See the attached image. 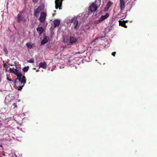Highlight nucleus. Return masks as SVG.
<instances>
[{"label":"nucleus","instance_id":"4","mask_svg":"<svg viewBox=\"0 0 157 157\" xmlns=\"http://www.w3.org/2000/svg\"><path fill=\"white\" fill-rule=\"evenodd\" d=\"M47 16L46 13L44 12H41L40 13V16L39 19V20L41 23H43L44 22Z\"/></svg>","mask_w":157,"mask_h":157},{"label":"nucleus","instance_id":"30","mask_svg":"<svg viewBox=\"0 0 157 157\" xmlns=\"http://www.w3.org/2000/svg\"><path fill=\"white\" fill-rule=\"evenodd\" d=\"M125 21V23H126V22H128L127 21Z\"/></svg>","mask_w":157,"mask_h":157},{"label":"nucleus","instance_id":"22","mask_svg":"<svg viewBox=\"0 0 157 157\" xmlns=\"http://www.w3.org/2000/svg\"><path fill=\"white\" fill-rule=\"evenodd\" d=\"M4 50L5 53L7 54L8 53V51L7 49L6 48H4Z\"/></svg>","mask_w":157,"mask_h":157},{"label":"nucleus","instance_id":"25","mask_svg":"<svg viewBox=\"0 0 157 157\" xmlns=\"http://www.w3.org/2000/svg\"><path fill=\"white\" fill-rule=\"evenodd\" d=\"M13 105L14 106V108L16 107H17V104L16 103H13Z\"/></svg>","mask_w":157,"mask_h":157},{"label":"nucleus","instance_id":"9","mask_svg":"<svg viewBox=\"0 0 157 157\" xmlns=\"http://www.w3.org/2000/svg\"><path fill=\"white\" fill-rule=\"evenodd\" d=\"M113 2H112L110 1H109L105 7L104 10V11L105 12L108 10L109 8L113 5Z\"/></svg>","mask_w":157,"mask_h":157},{"label":"nucleus","instance_id":"7","mask_svg":"<svg viewBox=\"0 0 157 157\" xmlns=\"http://www.w3.org/2000/svg\"><path fill=\"white\" fill-rule=\"evenodd\" d=\"M120 6L121 11H123L125 7V2L124 0H120Z\"/></svg>","mask_w":157,"mask_h":157},{"label":"nucleus","instance_id":"21","mask_svg":"<svg viewBox=\"0 0 157 157\" xmlns=\"http://www.w3.org/2000/svg\"><path fill=\"white\" fill-rule=\"evenodd\" d=\"M27 62L30 63H33L34 62V61L33 59H30V60H28Z\"/></svg>","mask_w":157,"mask_h":157},{"label":"nucleus","instance_id":"15","mask_svg":"<svg viewBox=\"0 0 157 157\" xmlns=\"http://www.w3.org/2000/svg\"><path fill=\"white\" fill-rule=\"evenodd\" d=\"M40 67H42L44 69H45L47 66V64L45 62H41L39 64Z\"/></svg>","mask_w":157,"mask_h":157},{"label":"nucleus","instance_id":"6","mask_svg":"<svg viewBox=\"0 0 157 157\" xmlns=\"http://www.w3.org/2000/svg\"><path fill=\"white\" fill-rule=\"evenodd\" d=\"M22 13V12H20L17 15V22H19L21 21L25 22L26 20V19L24 17L21 16Z\"/></svg>","mask_w":157,"mask_h":157},{"label":"nucleus","instance_id":"28","mask_svg":"<svg viewBox=\"0 0 157 157\" xmlns=\"http://www.w3.org/2000/svg\"><path fill=\"white\" fill-rule=\"evenodd\" d=\"M39 71V70H36V72H38V71Z\"/></svg>","mask_w":157,"mask_h":157},{"label":"nucleus","instance_id":"12","mask_svg":"<svg viewBox=\"0 0 157 157\" xmlns=\"http://www.w3.org/2000/svg\"><path fill=\"white\" fill-rule=\"evenodd\" d=\"M49 40V37L47 36L44 37L43 40L41 42V44H44L46 43Z\"/></svg>","mask_w":157,"mask_h":157},{"label":"nucleus","instance_id":"10","mask_svg":"<svg viewBox=\"0 0 157 157\" xmlns=\"http://www.w3.org/2000/svg\"><path fill=\"white\" fill-rule=\"evenodd\" d=\"M26 46L29 49H31L35 47V45L31 42L28 43L26 44Z\"/></svg>","mask_w":157,"mask_h":157},{"label":"nucleus","instance_id":"18","mask_svg":"<svg viewBox=\"0 0 157 157\" xmlns=\"http://www.w3.org/2000/svg\"><path fill=\"white\" fill-rule=\"evenodd\" d=\"M29 67L27 66V67H25L23 69V71L24 72H27L29 70Z\"/></svg>","mask_w":157,"mask_h":157},{"label":"nucleus","instance_id":"29","mask_svg":"<svg viewBox=\"0 0 157 157\" xmlns=\"http://www.w3.org/2000/svg\"><path fill=\"white\" fill-rule=\"evenodd\" d=\"M0 147H2V145H1V144L0 145Z\"/></svg>","mask_w":157,"mask_h":157},{"label":"nucleus","instance_id":"16","mask_svg":"<svg viewBox=\"0 0 157 157\" xmlns=\"http://www.w3.org/2000/svg\"><path fill=\"white\" fill-rule=\"evenodd\" d=\"M109 16V14L107 13H106L105 15L102 16L100 17V19L102 21L103 20L106 19Z\"/></svg>","mask_w":157,"mask_h":157},{"label":"nucleus","instance_id":"32","mask_svg":"<svg viewBox=\"0 0 157 157\" xmlns=\"http://www.w3.org/2000/svg\"><path fill=\"white\" fill-rule=\"evenodd\" d=\"M54 12H56V11H54Z\"/></svg>","mask_w":157,"mask_h":157},{"label":"nucleus","instance_id":"27","mask_svg":"<svg viewBox=\"0 0 157 157\" xmlns=\"http://www.w3.org/2000/svg\"><path fill=\"white\" fill-rule=\"evenodd\" d=\"M104 37H103V36H101L100 38H104Z\"/></svg>","mask_w":157,"mask_h":157},{"label":"nucleus","instance_id":"8","mask_svg":"<svg viewBox=\"0 0 157 157\" xmlns=\"http://www.w3.org/2000/svg\"><path fill=\"white\" fill-rule=\"evenodd\" d=\"M42 10L41 9V8L40 7H39L34 11L33 14L36 17H37L39 15L40 13Z\"/></svg>","mask_w":157,"mask_h":157},{"label":"nucleus","instance_id":"23","mask_svg":"<svg viewBox=\"0 0 157 157\" xmlns=\"http://www.w3.org/2000/svg\"><path fill=\"white\" fill-rule=\"evenodd\" d=\"M116 54V52H113L112 53V55L114 56H115V54Z\"/></svg>","mask_w":157,"mask_h":157},{"label":"nucleus","instance_id":"17","mask_svg":"<svg viewBox=\"0 0 157 157\" xmlns=\"http://www.w3.org/2000/svg\"><path fill=\"white\" fill-rule=\"evenodd\" d=\"M60 21L58 19H55L53 21V23L54 24V27H56L58 26L60 24Z\"/></svg>","mask_w":157,"mask_h":157},{"label":"nucleus","instance_id":"3","mask_svg":"<svg viewBox=\"0 0 157 157\" xmlns=\"http://www.w3.org/2000/svg\"><path fill=\"white\" fill-rule=\"evenodd\" d=\"M19 82H21V85L18 86L17 87V89L19 90H21L22 87L24 86L26 82V79L25 77H23L20 81H19Z\"/></svg>","mask_w":157,"mask_h":157},{"label":"nucleus","instance_id":"19","mask_svg":"<svg viewBox=\"0 0 157 157\" xmlns=\"http://www.w3.org/2000/svg\"><path fill=\"white\" fill-rule=\"evenodd\" d=\"M101 21V20L100 19H99V20H95L94 21V23L95 24H97L100 22Z\"/></svg>","mask_w":157,"mask_h":157},{"label":"nucleus","instance_id":"1","mask_svg":"<svg viewBox=\"0 0 157 157\" xmlns=\"http://www.w3.org/2000/svg\"><path fill=\"white\" fill-rule=\"evenodd\" d=\"M14 75L17 76V78L16 79L15 82H16L17 80L20 81L21 79H22L23 77H25V76L22 75L20 72L18 71V70L16 69L14 70V72L13 73Z\"/></svg>","mask_w":157,"mask_h":157},{"label":"nucleus","instance_id":"31","mask_svg":"<svg viewBox=\"0 0 157 157\" xmlns=\"http://www.w3.org/2000/svg\"><path fill=\"white\" fill-rule=\"evenodd\" d=\"M33 69H35V68H33Z\"/></svg>","mask_w":157,"mask_h":157},{"label":"nucleus","instance_id":"20","mask_svg":"<svg viewBox=\"0 0 157 157\" xmlns=\"http://www.w3.org/2000/svg\"><path fill=\"white\" fill-rule=\"evenodd\" d=\"M15 69L14 68H10L9 69V71H10V73H13L14 72V70Z\"/></svg>","mask_w":157,"mask_h":157},{"label":"nucleus","instance_id":"14","mask_svg":"<svg viewBox=\"0 0 157 157\" xmlns=\"http://www.w3.org/2000/svg\"><path fill=\"white\" fill-rule=\"evenodd\" d=\"M70 43L71 44H73L76 43L77 41V39L76 38L71 36L70 38Z\"/></svg>","mask_w":157,"mask_h":157},{"label":"nucleus","instance_id":"5","mask_svg":"<svg viewBox=\"0 0 157 157\" xmlns=\"http://www.w3.org/2000/svg\"><path fill=\"white\" fill-rule=\"evenodd\" d=\"M98 9V6L95 4L94 3H92L90 7L89 10L91 13L95 12Z\"/></svg>","mask_w":157,"mask_h":157},{"label":"nucleus","instance_id":"13","mask_svg":"<svg viewBox=\"0 0 157 157\" xmlns=\"http://www.w3.org/2000/svg\"><path fill=\"white\" fill-rule=\"evenodd\" d=\"M119 25L125 28H126L127 26L125 24V21H119Z\"/></svg>","mask_w":157,"mask_h":157},{"label":"nucleus","instance_id":"2","mask_svg":"<svg viewBox=\"0 0 157 157\" xmlns=\"http://www.w3.org/2000/svg\"><path fill=\"white\" fill-rule=\"evenodd\" d=\"M71 23L73 24V26L74 29L76 30L78 29L79 26L78 25V21L77 20V18L76 17H74L71 20Z\"/></svg>","mask_w":157,"mask_h":157},{"label":"nucleus","instance_id":"11","mask_svg":"<svg viewBox=\"0 0 157 157\" xmlns=\"http://www.w3.org/2000/svg\"><path fill=\"white\" fill-rule=\"evenodd\" d=\"M36 30L40 35H41L44 31V29L42 26L38 27L36 28Z\"/></svg>","mask_w":157,"mask_h":157},{"label":"nucleus","instance_id":"26","mask_svg":"<svg viewBox=\"0 0 157 157\" xmlns=\"http://www.w3.org/2000/svg\"><path fill=\"white\" fill-rule=\"evenodd\" d=\"M6 66V64H4L3 65V67H5V66Z\"/></svg>","mask_w":157,"mask_h":157},{"label":"nucleus","instance_id":"24","mask_svg":"<svg viewBox=\"0 0 157 157\" xmlns=\"http://www.w3.org/2000/svg\"><path fill=\"white\" fill-rule=\"evenodd\" d=\"M6 79L9 81H10V82H12V80H11V79L10 78H9L8 77H7V78H6Z\"/></svg>","mask_w":157,"mask_h":157}]
</instances>
